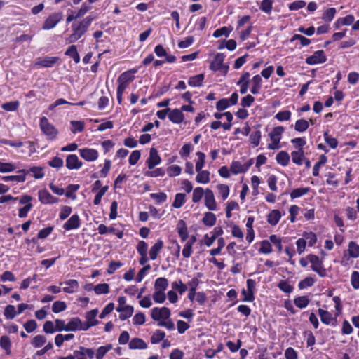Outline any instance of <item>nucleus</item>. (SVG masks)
<instances>
[{"label":"nucleus","instance_id":"1","mask_svg":"<svg viewBox=\"0 0 359 359\" xmlns=\"http://www.w3.org/2000/svg\"><path fill=\"white\" fill-rule=\"evenodd\" d=\"M95 16L92 14L88 15L79 22H74L72 25V34L66 39L67 43H73L78 41L85 34L90 26Z\"/></svg>","mask_w":359,"mask_h":359},{"label":"nucleus","instance_id":"2","mask_svg":"<svg viewBox=\"0 0 359 359\" xmlns=\"http://www.w3.org/2000/svg\"><path fill=\"white\" fill-rule=\"evenodd\" d=\"M39 126L43 133L47 137L49 140H54L57 138L58 131L52 125L46 116L40 118Z\"/></svg>","mask_w":359,"mask_h":359},{"label":"nucleus","instance_id":"3","mask_svg":"<svg viewBox=\"0 0 359 359\" xmlns=\"http://www.w3.org/2000/svg\"><path fill=\"white\" fill-rule=\"evenodd\" d=\"M307 259L311 264V269L316 272L320 277H325L327 276V271L323 264V262L320 260L319 257L315 255H309Z\"/></svg>","mask_w":359,"mask_h":359},{"label":"nucleus","instance_id":"4","mask_svg":"<svg viewBox=\"0 0 359 359\" xmlns=\"http://www.w3.org/2000/svg\"><path fill=\"white\" fill-rule=\"evenodd\" d=\"M62 19V14L61 13H54L50 15L44 21L42 29L44 30H49L54 28L59 22Z\"/></svg>","mask_w":359,"mask_h":359},{"label":"nucleus","instance_id":"5","mask_svg":"<svg viewBox=\"0 0 359 359\" xmlns=\"http://www.w3.org/2000/svg\"><path fill=\"white\" fill-rule=\"evenodd\" d=\"M59 60L58 57H41L36 60L34 66L35 67H53Z\"/></svg>","mask_w":359,"mask_h":359},{"label":"nucleus","instance_id":"6","mask_svg":"<svg viewBox=\"0 0 359 359\" xmlns=\"http://www.w3.org/2000/svg\"><path fill=\"white\" fill-rule=\"evenodd\" d=\"M151 316L153 320L159 321L161 319H168L170 316V310L167 307H154L151 309Z\"/></svg>","mask_w":359,"mask_h":359},{"label":"nucleus","instance_id":"7","mask_svg":"<svg viewBox=\"0 0 359 359\" xmlns=\"http://www.w3.org/2000/svg\"><path fill=\"white\" fill-rule=\"evenodd\" d=\"M327 57L323 50L316 51L312 55L306 59V63L309 65L322 64L325 62Z\"/></svg>","mask_w":359,"mask_h":359},{"label":"nucleus","instance_id":"8","mask_svg":"<svg viewBox=\"0 0 359 359\" xmlns=\"http://www.w3.org/2000/svg\"><path fill=\"white\" fill-rule=\"evenodd\" d=\"M79 153L81 158L89 162L97 160L99 156L98 151L91 148L80 149Z\"/></svg>","mask_w":359,"mask_h":359},{"label":"nucleus","instance_id":"9","mask_svg":"<svg viewBox=\"0 0 359 359\" xmlns=\"http://www.w3.org/2000/svg\"><path fill=\"white\" fill-rule=\"evenodd\" d=\"M39 200L43 204H53L58 202L59 199L53 196L46 189L39 190L38 192Z\"/></svg>","mask_w":359,"mask_h":359},{"label":"nucleus","instance_id":"10","mask_svg":"<svg viewBox=\"0 0 359 359\" xmlns=\"http://www.w3.org/2000/svg\"><path fill=\"white\" fill-rule=\"evenodd\" d=\"M161 162V159L160 156L158 155V150L156 148L152 147L149 151V156L147 160V163L148 165V168L151 170L156 165L160 164Z\"/></svg>","mask_w":359,"mask_h":359},{"label":"nucleus","instance_id":"11","mask_svg":"<svg viewBox=\"0 0 359 359\" xmlns=\"http://www.w3.org/2000/svg\"><path fill=\"white\" fill-rule=\"evenodd\" d=\"M83 165L76 154H69L66 158V167L69 170H79Z\"/></svg>","mask_w":359,"mask_h":359},{"label":"nucleus","instance_id":"12","mask_svg":"<svg viewBox=\"0 0 359 359\" xmlns=\"http://www.w3.org/2000/svg\"><path fill=\"white\" fill-rule=\"evenodd\" d=\"M74 354L77 359H93L95 355V352L92 348L80 346L78 350L74 351Z\"/></svg>","mask_w":359,"mask_h":359},{"label":"nucleus","instance_id":"13","mask_svg":"<svg viewBox=\"0 0 359 359\" xmlns=\"http://www.w3.org/2000/svg\"><path fill=\"white\" fill-rule=\"evenodd\" d=\"M81 226V219L78 215L75 214L63 224V229L66 231L77 229Z\"/></svg>","mask_w":359,"mask_h":359},{"label":"nucleus","instance_id":"14","mask_svg":"<svg viewBox=\"0 0 359 359\" xmlns=\"http://www.w3.org/2000/svg\"><path fill=\"white\" fill-rule=\"evenodd\" d=\"M318 313L323 323L325 325L332 324V325H335L337 319L336 318H334L329 311L323 309H318Z\"/></svg>","mask_w":359,"mask_h":359},{"label":"nucleus","instance_id":"15","mask_svg":"<svg viewBox=\"0 0 359 359\" xmlns=\"http://www.w3.org/2000/svg\"><path fill=\"white\" fill-rule=\"evenodd\" d=\"M205 205L210 210H215L217 208L214 194L209 189L205 191Z\"/></svg>","mask_w":359,"mask_h":359},{"label":"nucleus","instance_id":"16","mask_svg":"<svg viewBox=\"0 0 359 359\" xmlns=\"http://www.w3.org/2000/svg\"><path fill=\"white\" fill-rule=\"evenodd\" d=\"M169 120L175 124H180L183 122L184 116L180 109H170L168 114Z\"/></svg>","mask_w":359,"mask_h":359},{"label":"nucleus","instance_id":"17","mask_svg":"<svg viewBox=\"0 0 359 359\" xmlns=\"http://www.w3.org/2000/svg\"><path fill=\"white\" fill-rule=\"evenodd\" d=\"M224 58L225 55L224 53H217L213 60L211 62L210 69L213 72L219 71L222 67Z\"/></svg>","mask_w":359,"mask_h":359},{"label":"nucleus","instance_id":"18","mask_svg":"<svg viewBox=\"0 0 359 359\" xmlns=\"http://www.w3.org/2000/svg\"><path fill=\"white\" fill-rule=\"evenodd\" d=\"M18 172L22 173L25 176L31 172L33 174V177L36 179H41L44 177V172L42 168L36 166L32 167L28 170H20Z\"/></svg>","mask_w":359,"mask_h":359},{"label":"nucleus","instance_id":"19","mask_svg":"<svg viewBox=\"0 0 359 359\" xmlns=\"http://www.w3.org/2000/svg\"><path fill=\"white\" fill-rule=\"evenodd\" d=\"M284 130L285 128L283 126H277L273 128L269 135L271 142H273L274 143H280Z\"/></svg>","mask_w":359,"mask_h":359},{"label":"nucleus","instance_id":"20","mask_svg":"<svg viewBox=\"0 0 359 359\" xmlns=\"http://www.w3.org/2000/svg\"><path fill=\"white\" fill-rule=\"evenodd\" d=\"M136 72H137V69H132L129 71L123 72L118 76V78L117 79V82H123V83H126L129 84L130 82H132L134 80L135 76H133V74H135Z\"/></svg>","mask_w":359,"mask_h":359},{"label":"nucleus","instance_id":"21","mask_svg":"<svg viewBox=\"0 0 359 359\" xmlns=\"http://www.w3.org/2000/svg\"><path fill=\"white\" fill-rule=\"evenodd\" d=\"M163 247V241L161 239H158L155 244L149 250V258L151 260H155L160 251Z\"/></svg>","mask_w":359,"mask_h":359},{"label":"nucleus","instance_id":"22","mask_svg":"<svg viewBox=\"0 0 359 359\" xmlns=\"http://www.w3.org/2000/svg\"><path fill=\"white\" fill-rule=\"evenodd\" d=\"M177 230L182 241H185L189 236V233L187 224L184 220L180 219L178 221L177 224Z\"/></svg>","mask_w":359,"mask_h":359},{"label":"nucleus","instance_id":"23","mask_svg":"<svg viewBox=\"0 0 359 359\" xmlns=\"http://www.w3.org/2000/svg\"><path fill=\"white\" fill-rule=\"evenodd\" d=\"M128 347L131 350L135 349H146L147 348V344L144 342V341L140 338H133L129 344Z\"/></svg>","mask_w":359,"mask_h":359},{"label":"nucleus","instance_id":"24","mask_svg":"<svg viewBox=\"0 0 359 359\" xmlns=\"http://www.w3.org/2000/svg\"><path fill=\"white\" fill-rule=\"evenodd\" d=\"M292 162L298 165L303 163L304 158V151L303 148H299L297 151H293L291 153Z\"/></svg>","mask_w":359,"mask_h":359},{"label":"nucleus","instance_id":"25","mask_svg":"<svg viewBox=\"0 0 359 359\" xmlns=\"http://www.w3.org/2000/svg\"><path fill=\"white\" fill-rule=\"evenodd\" d=\"M281 213L278 210H273L267 216V222L271 226H276L281 218Z\"/></svg>","mask_w":359,"mask_h":359},{"label":"nucleus","instance_id":"26","mask_svg":"<svg viewBox=\"0 0 359 359\" xmlns=\"http://www.w3.org/2000/svg\"><path fill=\"white\" fill-rule=\"evenodd\" d=\"M66 286L63 287V291L68 294L75 292L79 288V283L76 280L70 279L64 283Z\"/></svg>","mask_w":359,"mask_h":359},{"label":"nucleus","instance_id":"27","mask_svg":"<svg viewBox=\"0 0 359 359\" xmlns=\"http://www.w3.org/2000/svg\"><path fill=\"white\" fill-rule=\"evenodd\" d=\"M116 311L120 313L119 318L121 320H125L130 317L133 313V307L132 306H127L124 307H116Z\"/></svg>","mask_w":359,"mask_h":359},{"label":"nucleus","instance_id":"28","mask_svg":"<svg viewBox=\"0 0 359 359\" xmlns=\"http://www.w3.org/2000/svg\"><path fill=\"white\" fill-rule=\"evenodd\" d=\"M204 77L203 74L191 76L188 81V84L192 87H201L203 86Z\"/></svg>","mask_w":359,"mask_h":359},{"label":"nucleus","instance_id":"29","mask_svg":"<svg viewBox=\"0 0 359 359\" xmlns=\"http://www.w3.org/2000/svg\"><path fill=\"white\" fill-rule=\"evenodd\" d=\"M168 287V281L167 278L160 277L158 278L154 283V290L156 291H163Z\"/></svg>","mask_w":359,"mask_h":359},{"label":"nucleus","instance_id":"30","mask_svg":"<svg viewBox=\"0 0 359 359\" xmlns=\"http://www.w3.org/2000/svg\"><path fill=\"white\" fill-rule=\"evenodd\" d=\"M276 159L278 164L287 166L290 162V156L286 151H281L277 154Z\"/></svg>","mask_w":359,"mask_h":359},{"label":"nucleus","instance_id":"31","mask_svg":"<svg viewBox=\"0 0 359 359\" xmlns=\"http://www.w3.org/2000/svg\"><path fill=\"white\" fill-rule=\"evenodd\" d=\"M0 346L2 349H4L6 351V353L7 355H10L11 353V342L10 340V338L4 335L1 337L0 338Z\"/></svg>","mask_w":359,"mask_h":359},{"label":"nucleus","instance_id":"32","mask_svg":"<svg viewBox=\"0 0 359 359\" xmlns=\"http://www.w3.org/2000/svg\"><path fill=\"white\" fill-rule=\"evenodd\" d=\"M196 181L200 184H208L210 182V172L208 170L197 171Z\"/></svg>","mask_w":359,"mask_h":359},{"label":"nucleus","instance_id":"33","mask_svg":"<svg viewBox=\"0 0 359 359\" xmlns=\"http://www.w3.org/2000/svg\"><path fill=\"white\" fill-rule=\"evenodd\" d=\"M79 325H81V319L79 317L71 318L67 323V332H75L79 330Z\"/></svg>","mask_w":359,"mask_h":359},{"label":"nucleus","instance_id":"34","mask_svg":"<svg viewBox=\"0 0 359 359\" xmlns=\"http://www.w3.org/2000/svg\"><path fill=\"white\" fill-rule=\"evenodd\" d=\"M217 218L215 214L208 212L205 213L204 217L202 219L203 223L208 226H212L215 224Z\"/></svg>","mask_w":359,"mask_h":359},{"label":"nucleus","instance_id":"35","mask_svg":"<svg viewBox=\"0 0 359 359\" xmlns=\"http://www.w3.org/2000/svg\"><path fill=\"white\" fill-rule=\"evenodd\" d=\"M186 202V195L183 193H178L175 195L172 206L175 208H181Z\"/></svg>","mask_w":359,"mask_h":359},{"label":"nucleus","instance_id":"36","mask_svg":"<svg viewBox=\"0 0 359 359\" xmlns=\"http://www.w3.org/2000/svg\"><path fill=\"white\" fill-rule=\"evenodd\" d=\"M309 121L305 119L301 118L297 120L294 124V129L299 133H304L309 128Z\"/></svg>","mask_w":359,"mask_h":359},{"label":"nucleus","instance_id":"37","mask_svg":"<svg viewBox=\"0 0 359 359\" xmlns=\"http://www.w3.org/2000/svg\"><path fill=\"white\" fill-rule=\"evenodd\" d=\"M310 302V299L307 296H300L294 299L295 306L299 309L306 308Z\"/></svg>","mask_w":359,"mask_h":359},{"label":"nucleus","instance_id":"38","mask_svg":"<svg viewBox=\"0 0 359 359\" xmlns=\"http://www.w3.org/2000/svg\"><path fill=\"white\" fill-rule=\"evenodd\" d=\"M310 190H311V189L309 187L294 189L290 193V197L292 199L299 198V197L308 194L310 191Z\"/></svg>","mask_w":359,"mask_h":359},{"label":"nucleus","instance_id":"39","mask_svg":"<svg viewBox=\"0 0 359 359\" xmlns=\"http://www.w3.org/2000/svg\"><path fill=\"white\" fill-rule=\"evenodd\" d=\"M348 252L350 257L356 258L359 257V245L354 241L348 243Z\"/></svg>","mask_w":359,"mask_h":359},{"label":"nucleus","instance_id":"40","mask_svg":"<svg viewBox=\"0 0 359 359\" xmlns=\"http://www.w3.org/2000/svg\"><path fill=\"white\" fill-rule=\"evenodd\" d=\"M71 131L72 133L76 134L77 133H81L84 129V123L81 121H71Z\"/></svg>","mask_w":359,"mask_h":359},{"label":"nucleus","instance_id":"41","mask_svg":"<svg viewBox=\"0 0 359 359\" xmlns=\"http://www.w3.org/2000/svg\"><path fill=\"white\" fill-rule=\"evenodd\" d=\"M230 171L234 175L244 173L245 169L243 168V164L239 161H233L230 166Z\"/></svg>","mask_w":359,"mask_h":359},{"label":"nucleus","instance_id":"42","mask_svg":"<svg viewBox=\"0 0 359 359\" xmlns=\"http://www.w3.org/2000/svg\"><path fill=\"white\" fill-rule=\"evenodd\" d=\"M271 243L270 240L262 241L260 243V248L259 250V252L263 254H270L272 252L273 250Z\"/></svg>","mask_w":359,"mask_h":359},{"label":"nucleus","instance_id":"43","mask_svg":"<svg viewBox=\"0 0 359 359\" xmlns=\"http://www.w3.org/2000/svg\"><path fill=\"white\" fill-rule=\"evenodd\" d=\"M4 315L6 319H13L17 315L15 306L13 305L6 306L4 311Z\"/></svg>","mask_w":359,"mask_h":359},{"label":"nucleus","instance_id":"44","mask_svg":"<svg viewBox=\"0 0 359 359\" xmlns=\"http://www.w3.org/2000/svg\"><path fill=\"white\" fill-rule=\"evenodd\" d=\"M273 2V0H262L259 6L260 10L266 13H271Z\"/></svg>","mask_w":359,"mask_h":359},{"label":"nucleus","instance_id":"45","mask_svg":"<svg viewBox=\"0 0 359 359\" xmlns=\"http://www.w3.org/2000/svg\"><path fill=\"white\" fill-rule=\"evenodd\" d=\"M46 342V337L43 335L39 334L35 336L32 341V345L34 348H40L43 345H44Z\"/></svg>","mask_w":359,"mask_h":359},{"label":"nucleus","instance_id":"46","mask_svg":"<svg viewBox=\"0 0 359 359\" xmlns=\"http://www.w3.org/2000/svg\"><path fill=\"white\" fill-rule=\"evenodd\" d=\"M118 86L117 88V101L119 104L122 103V99H123V94L126 89L128 86V83H123V82H118Z\"/></svg>","mask_w":359,"mask_h":359},{"label":"nucleus","instance_id":"47","mask_svg":"<svg viewBox=\"0 0 359 359\" xmlns=\"http://www.w3.org/2000/svg\"><path fill=\"white\" fill-rule=\"evenodd\" d=\"M165 336V333L160 330H157L154 332V333L151 337V343L153 344H156L159 343Z\"/></svg>","mask_w":359,"mask_h":359},{"label":"nucleus","instance_id":"48","mask_svg":"<svg viewBox=\"0 0 359 359\" xmlns=\"http://www.w3.org/2000/svg\"><path fill=\"white\" fill-rule=\"evenodd\" d=\"M196 154L198 157V160L196 163V170L201 171L205 165V155L201 151H198Z\"/></svg>","mask_w":359,"mask_h":359},{"label":"nucleus","instance_id":"49","mask_svg":"<svg viewBox=\"0 0 359 359\" xmlns=\"http://www.w3.org/2000/svg\"><path fill=\"white\" fill-rule=\"evenodd\" d=\"M261 137H262L261 131L258 130L253 131L250 135V143L253 145V147H255L259 144Z\"/></svg>","mask_w":359,"mask_h":359},{"label":"nucleus","instance_id":"50","mask_svg":"<svg viewBox=\"0 0 359 359\" xmlns=\"http://www.w3.org/2000/svg\"><path fill=\"white\" fill-rule=\"evenodd\" d=\"M204 194L205 191L202 187L195 188L192 194V201L195 203L199 202Z\"/></svg>","mask_w":359,"mask_h":359},{"label":"nucleus","instance_id":"51","mask_svg":"<svg viewBox=\"0 0 359 359\" xmlns=\"http://www.w3.org/2000/svg\"><path fill=\"white\" fill-rule=\"evenodd\" d=\"M112 349L111 344H107L106 346H100L96 353V358L97 359H102L104 355L110 350Z\"/></svg>","mask_w":359,"mask_h":359},{"label":"nucleus","instance_id":"52","mask_svg":"<svg viewBox=\"0 0 359 359\" xmlns=\"http://www.w3.org/2000/svg\"><path fill=\"white\" fill-rule=\"evenodd\" d=\"M325 142L332 148L336 149L338 146V141L336 138L332 137L329 135L328 132L325 131L323 134Z\"/></svg>","mask_w":359,"mask_h":359},{"label":"nucleus","instance_id":"53","mask_svg":"<svg viewBox=\"0 0 359 359\" xmlns=\"http://www.w3.org/2000/svg\"><path fill=\"white\" fill-rule=\"evenodd\" d=\"M336 12L335 8H328L324 12L322 19L325 22H331L334 18Z\"/></svg>","mask_w":359,"mask_h":359},{"label":"nucleus","instance_id":"54","mask_svg":"<svg viewBox=\"0 0 359 359\" xmlns=\"http://www.w3.org/2000/svg\"><path fill=\"white\" fill-rule=\"evenodd\" d=\"M299 41V43L302 46H306L311 43V40L307 39L306 37L301 35V34H294L290 39L291 42L294 41Z\"/></svg>","mask_w":359,"mask_h":359},{"label":"nucleus","instance_id":"55","mask_svg":"<svg viewBox=\"0 0 359 359\" xmlns=\"http://www.w3.org/2000/svg\"><path fill=\"white\" fill-rule=\"evenodd\" d=\"M303 236L309 246H313L317 241V236L313 232H305Z\"/></svg>","mask_w":359,"mask_h":359},{"label":"nucleus","instance_id":"56","mask_svg":"<svg viewBox=\"0 0 359 359\" xmlns=\"http://www.w3.org/2000/svg\"><path fill=\"white\" fill-rule=\"evenodd\" d=\"M67 308L66 304L62 301H56L52 305V311L53 313H57L65 311Z\"/></svg>","mask_w":359,"mask_h":359},{"label":"nucleus","instance_id":"57","mask_svg":"<svg viewBox=\"0 0 359 359\" xmlns=\"http://www.w3.org/2000/svg\"><path fill=\"white\" fill-rule=\"evenodd\" d=\"M93 290L97 294H107L109 290V287L107 283H100L95 286Z\"/></svg>","mask_w":359,"mask_h":359},{"label":"nucleus","instance_id":"58","mask_svg":"<svg viewBox=\"0 0 359 359\" xmlns=\"http://www.w3.org/2000/svg\"><path fill=\"white\" fill-rule=\"evenodd\" d=\"M292 113L290 111L285 110L281 111L277 113L275 116V118L279 121H285L290 119Z\"/></svg>","mask_w":359,"mask_h":359},{"label":"nucleus","instance_id":"59","mask_svg":"<svg viewBox=\"0 0 359 359\" xmlns=\"http://www.w3.org/2000/svg\"><path fill=\"white\" fill-rule=\"evenodd\" d=\"M172 287L178 290L180 294H182L187 290V285L184 284L181 280L173 282L172 283Z\"/></svg>","mask_w":359,"mask_h":359},{"label":"nucleus","instance_id":"60","mask_svg":"<svg viewBox=\"0 0 359 359\" xmlns=\"http://www.w3.org/2000/svg\"><path fill=\"white\" fill-rule=\"evenodd\" d=\"M206 22H207L206 17H201V18H197V20L195 22V25H194V29L200 31V32L203 30L206 26Z\"/></svg>","mask_w":359,"mask_h":359},{"label":"nucleus","instance_id":"61","mask_svg":"<svg viewBox=\"0 0 359 359\" xmlns=\"http://www.w3.org/2000/svg\"><path fill=\"white\" fill-rule=\"evenodd\" d=\"M15 169L16 166L13 163L0 161V172H10Z\"/></svg>","mask_w":359,"mask_h":359},{"label":"nucleus","instance_id":"62","mask_svg":"<svg viewBox=\"0 0 359 359\" xmlns=\"http://www.w3.org/2000/svg\"><path fill=\"white\" fill-rule=\"evenodd\" d=\"M150 197L158 204L165 202L168 198L166 194L163 192L152 193L150 194Z\"/></svg>","mask_w":359,"mask_h":359},{"label":"nucleus","instance_id":"63","mask_svg":"<svg viewBox=\"0 0 359 359\" xmlns=\"http://www.w3.org/2000/svg\"><path fill=\"white\" fill-rule=\"evenodd\" d=\"M278 288L285 293L290 294L293 290V287L285 280L280 281L278 285Z\"/></svg>","mask_w":359,"mask_h":359},{"label":"nucleus","instance_id":"64","mask_svg":"<svg viewBox=\"0 0 359 359\" xmlns=\"http://www.w3.org/2000/svg\"><path fill=\"white\" fill-rule=\"evenodd\" d=\"M314 283V279L311 277H306L304 280H301L298 287L300 290L305 289L308 287H311Z\"/></svg>","mask_w":359,"mask_h":359}]
</instances>
